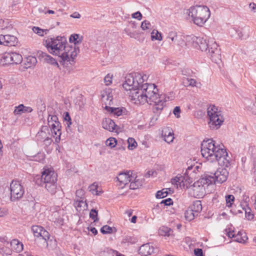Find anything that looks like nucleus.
Listing matches in <instances>:
<instances>
[{
	"mask_svg": "<svg viewBox=\"0 0 256 256\" xmlns=\"http://www.w3.org/2000/svg\"><path fill=\"white\" fill-rule=\"evenodd\" d=\"M148 78L143 74H130L126 76L122 86L134 103L153 104L152 112L158 115L166 106V100L164 96L160 95L154 84H144Z\"/></svg>",
	"mask_w": 256,
	"mask_h": 256,
	"instance_id": "obj_1",
	"label": "nucleus"
},
{
	"mask_svg": "<svg viewBox=\"0 0 256 256\" xmlns=\"http://www.w3.org/2000/svg\"><path fill=\"white\" fill-rule=\"evenodd\" d=\"M186 40H191L194 47L206 52L210 56L212 60L217 63L221 59L220 50L218 46L213 39L207 40L206 38L198 37L194 36H188Z\"/></svg>",
	"mask_w": 256,
	"mask_h": 256,
	"instance_id": "obj_2",
	"label": "nucleus"
},
{
	"mask_svg": "<svg viewBox=\"0 0 256 256\" xmlns=\"http://www.w3.org/2000/svg\"><path fill=\"white\" fill-rule=\"evenodd\" d=\"M184 14L188 16V18L198 26H202L210 18V12L206 6H192L184 11Z\"/></svg>",
	"mask_w": 256,
	"mask_h": 256,
	"instance_id": "obj_3",
	"label": "nucleus"
},
{
	"mask_svg": "<svg viewBox=\"0 0 256 256\" xmlns=\"http://www.w3.org/2000/svg\"><path fill=\"white\" fill-rule=\"evenodd\" d=\"M35 182L38 186L44 184L46 188L51 194L56 192V174L54 171L50 168H44L41 176H36L34 178Z\"/></svg>",
	"mask_w": 256,
	"mask_h": 256,
	"instance_id": "obj_4",
	"label": "nucleus"
},
{
	"mask_svg": "<svg viewBox=\"0 0 256 256\" xmlns=\"http://www.w3.org/2000/svg\"><path fill=\"white\" fill-rule=\"evenodd\" d=\"M224 146L212 139L204 140L201 144V153L204 158L210 162H214L216 156Z\"/></svg>",
	"mask_w": 256,
	"mask_h": 256,
	"instance_id": "obj_5",
	"label": "nucleus"
},
{
	"mask_svg": "<svg viewBox=\"0 0 256 256\" xmlns=\"http://www.w3.org/2000/svg\"><path fill=\"white\" fill-rule=\"evenodd\" d=\"M208 124L212 130H218L222 124L224 118L220 108L214 105L210 106L207 109Z\"/></svg>",
	"mask_w": 256,
	"mask_h": 256,
	"instance_id": "obj_6",
	"label": "nucleus"
},
{
	"mask_svg": "<svg viewBox=\"0 0 256 256\" xmlns=\"http://www.w3.org/2000/svg\"><path fill=\"white\" fill-rule=\"evenodd\" d=\"M68 44L64 36L48 38L45 40L44 44L48 51L52 54L59 56Z\"/></svg>",
	"mask_w": 256,
	"mask_h": 256,
	"instance_id": "obj_7",
	"label": "nucleus"
},
{
	"mask_svg": "<svg viewBox=\"0 0 256 256\" xmlns=\"http://www.w3.org/2000/svg\"><path fill=\"white\" fill-rule=\"evenodd\" d=\"M213 180L211 178L208 179L205 175L188 188L190 194L196 198H202L206 193V188L212 184Z\"/></svg>",
	"mask_w": 256,
	"mask_h": 256,
	"instance_id": "obj_8",
	"label": "nucleus"
},
{
	"mask_svg": "<svg viewBox=\"0 0 256 256\" xmlns=\"http://www.w3.org/2000/svg\"><path fill=\"white\" fill-rule=\"evenodd\" d=\"M79 52L80 50L76 45L72 46L68 44L58 56L61 60L60 63L64 66H68V64H74V59Z\"/></svg>",
	"mask_w": 256,
	"mask_h": 256,
	"instance_id": "obj_9",
	"label": "nucleus"
},
{
	"mask_svg": "<svg viewBox=\"0 0 256 256\" xmlns=\"http://www.w3.org/2000/svg\"><path fill=\"white\" fill-rule=\"evenodd\" d=\"M48 123L50 128L52 134L55 138V142L58 143L60 141L62 134L61 125L57 116L49 115L48 118Z\"/></svg>",
	"mask_w": 256,
	"mask_h": 256,
	"instance_id": "obj_10",
	"label": "nucleus"
},
{
	"mask_svg": "<svg viewBox=\"0 0 256 256\" xmlns=\"http://www.w3.org/2000/svg\"><path fill=\"white\" fill-rule=\"evenodd\" d=\"M32 230L34 236L40 240H42L43 246H48L50 234L49 232L40 226H33L32 227Z\"/></svg>",
	"mask_w": 256,
	"mask_h": 256,
	"instance_id": "obj_11",
	"label": "nucleus"
},
{
	"mask_svg": "<svg viewBox=\"0 0 256 256\" xmlns=\"http://www.w3.org/2000/svg\"><path fill=\"white\" fill-rule=\"evenodd\" d=\"M10 200L16 201L21 198L24 192L22 186L18 181L13 180L10 184Z\"/></svg>",
	"mask_w": 256,
	"mask_h": 256,
	"instance_id": "obj_12",
	"label": "nucleus"
},
{
	"mask_svg": "<svg viewBox=\"0 0 256 256\" xmlns=\"http://www.w3.org/2000/svg\"><path fill=\"white\" fill-rule=\"evenodd\" d=\"M228 172L226 168H219L214 174L213 176L206 174V176L208 179L212 178L214 180L212 184L218 182L222 184L225 182L228 177Z\"/></svg>",
	"mask_w": 256,
	"mask_h": 256,
	"instance_id": "obj_13",
	"label": "nucleus"
},
{
	"mask_svg": "<svg viewBox=\"0 0 256 256\" xmlns=\"http://www.w3.org/2000/svg\"><path fill=\"white\" fill-rule=\"evenodd\" d=\"M166 40L170 44H174L184 48L186 46V43L184 42L181 36H178L176 32L174 30L170 31L166 38Z\"/></svg>",
	"mask_w": 256,
	"mask_h": 256,
	"instance_id": "obj_14",
	"label": "nucleus"
},
{
	"mask_svg": "<svg viewBox=\"0 0 256 256\" xmlns=\"http://www.w3.org/2000/svg\"><path fill=\"white\" fill-rule=\"evenodd\" d=\"M218 154V156H216L214 162H218L220 166L227 168L230 166V158L228 156V154L224 148V146L222 147Z\"/></svg>",
	"mask_w": 256,
	"mask_h": 256,
	"instance_id": "obj_15",
	"label": "nucleus"
},
{
	"mask_svg": "<svg viewBox=\"0 0 256 256\" xmlns=\"http://www.w3.org/2000/svg\"><path fill=\"white\" fill-rule=\"evenodd\" d=\"M134 178V174H133L131 171L121 172L117 176V180L119 182L118 186L121 188L128 184L130 180H133Z\"/></svg>",
	"mask_w": 256,
	"mask_h": 256,
	"instance_id": "obj_16",
	"label": "nucleus"
},
{
	"mask_svg": "<svg viewBox=\"0 0 256 256\" xmlns=\"http://www.w3.org/2000/svg\"><path fill=\"white\" fill-rule=\"evenodd\" d=\"M227 236L230 238H234L235 242H244L247 238L244 233L238 232L237 234L234 230H229L226 232Z\"/></svg>",
	"mask_w": 256,
	"mask_h": 256,
	"instance_id": "obj_17",
	"label": "nucleus"
},
{
	"mask_svg": "<svg viewBox=\"0 0 256 256\" xmlns=\"http://www.w3.org/2000/svg\"><path fill=\"white\" fill-rule=\"evenodd\" d=\"M162 137L168 144L172 142L174 138L172 130L169 127L164 128L162 132Z\"/></svg>",
	"mask_w": 256,
	"mask_h": 256,
	"instance_id": "obj_18",
	"label": "nucleus"
},
{
	"mask_svg": "<svg viewBox=\"0 0 256 256\" xmlns=\"http://www.w3.org/2000/svg\"><path fill=\"white\" fill-rule=\"evenodd\" d=\"M38 54L39 56L42 59L44 62L59 68V64L58 62L50 56L46 52H44L41 51L38 52Z\"/></svg>",
	"mask_w": 256,
	"mask_h": 256,
	"instance_id": "obj_19",
	"label": "nucleus"
},
{
	"mask_svg": "<svg viewBox=\"0 0 256 256\" xmlns=\"http://www.w3.org/2000/svg\"><path fill=\"white\" fill-rule=\"evenodd\" d=\"M3 45L5 46H14L18 42V38L14 36L3 35Z\"/></svg>",
	"mask_w": 256,
	"mask_h": 256,
	"instance_id": "obj_20",
	"label": "nucleus"
},
{
	"mask_svg": "<svg viewBox=\"0 0 256 256\" xmlns=\"http://www.w3.org/2000/svg\"><path fill=\"white\" fill-rule=\"evenodd\" d=\"M102 126L110 132H114L116 130V125L115 122L110 118H105L102 122Z\"/></svg>",
	"mask_w": 256,
	"mask_h": 256,
	"instance_id": "obj_21",
	"label": "nucleus"
},
{
	"mask_svg": "<svg viewBox=\"0 0 256 256\" xmlns=\"http://www.w3.org/2000/svg\"><path fill=\"white\" fill-rule=\"evenodd\" d=\"M101 96L102 100L103 102H104L106 104H111V102L113 99L111 89L108 88L104 90L102 92Z\"/></svg>",
	"mask_w": 256,
	"mask_h": 256,
	"instance_id": "obj_22",
	"label": "nucleus"
},
{
	"mask_svg": "<svg viewBox=\"0 0 256 256\" xmlns=\"http://www.w3.org/2000/svg\"><path fill=\"white\" fill-rule=\"evenodd\" d=\"M154 248L150 244L142 245L139 248V254L142 256H146L154 252Z\"/></svg>",
	"mask_w": 256,
	"mask_h": 256,
	"instance_id": "obj_23",
	"label": "nucleus"
},
{
	"mask_svg": "<svg viewBox=\"0 0 256 256\" xmlns=\"http://www.w3.org/2000/svg\"><path fill=\"white\" fill-rule=\"evenodd\" d=\"M229 34L232 38L236 39H244V34H242V28L234 27L229 30Z\"/></svg>",
	"mask_w": 256,
	"mask_h": 256,
	"instance_id": "obj_24",
	"label": "nucleus"
},
{
	"mask_svg": "<svg viewBox=\"0 0 256 256\" xmlns=\"http://www.w3.org/2000/svg\"><path fill=\"white\" fill-rule=\"evenodd\" d=\"M74 206L78 212H80L86 210L88 204L84 199H75Z\"/></svg>",
	"mask_w": 256,
	"mask_h": 256,
	"instance_id": "obj_25",
	"label": "nucleus"
},
{
	"mask_svg": "<svg viewBox=\"0 0 256 256\" xmlns=\"http://www.w3.org/2000/svg\"><path fill=\"white\" fill-rule=\"evenodd\" d=\"M50 135L48 126H44L42 127L41 130L37 134L36 138L38 140L42 141L50 136Z\"/></svg>",
	"mask_w": 256,
	"mask_h": 256,
	"instance_id": "obj_26",
	"label": "nucleus"
},
{
	"mask_svg": "<svg viewBox=\"0 0 256 256\" xmlns=\"http://www.w3.org/2000/svg\"><path fill=\"white\" fill-rule=\"evenodd\" d=\"M10 64H18L22 60V56L16 52H9Z\"/></svg>",
	"mask_w": 256,
	"mask_h": 256,
	"instance_id": "obj_27",
	"label": "nucleus"
},
{
	"mask_svg": "<svg viewBox=\"0 0 256 256\" xmlns=\"http://www.w3.org/2000/svg\"><path fill=\"white\" fill-rule=\"evenodd\" d=\"M184 178L182 176H177L175 178L171 180V182L177 188L180 186H184Z\"/></svg>",
	"mask_w": 256,
	"mask_h": 256,
	"instance_id": "obj_28",
	"label": "nucleus"
},
{
	"mask_svg": "<svg viewBox=\"0 0 256 256\" xmlns=\"http://www.w3.org/2000/svg\"><path fill=\"white\" fill-rule=\"evenodd\" d=\"M190 208L192 211L195 212L196 214H198L202 210V205L201 202L200 200H196L194 202L192 205L188 207Z\"/></svg>",
	"mask_w": 256,
	"mask_h": 256,
	"instance_id": "obj_29",
	"label": "nucleus"
},
{
	"mask_svg": "<svg viewBox=\"0 0 256 256\" xmlns=\"http://www.w3.org/2000/svg\"><path fill=\"white\" fill-rule=\"evenodd\" d=\"M130 183L129 188L132 190H136L142 186V182L139 179H137L136 176L134 175V178L133 179V180H130Z\"/></svg>",
	"mask_w": 256,
	"mask_h": 256,
	"instance_id": "obj_30",
	"label": "nucleus"
},
{
	"mask_svg": "<svg viewBox=\"0 0 256 256\" xmlns=\"http://www.w3.org/2000/svg\"><path fill=\"white\" fill-rule=\"evenodd\" d=\"M184 82L186 86L200 88L201 86L200 82H198L196 80L191 78H186L184 79Z\"/></svg>",
	"mask_w": 256,
	"mask_h": 256,
	"instance_id": "obj_31",
	"label": "nucleus"
},
{
	"mask_svg": "<svg viewBox=\"0 0 256 256\" xmlns=\"http://www.w3.org/2000/svg\"><path fill=\"white\" fill-rule=\"evenodd\" d=\"M9 52H5L0 54V66L10 64Z\"/></svg>",
	"mask_w": 256,
	"mask_h": 256,
	"instance_id": "obj_32",
	"label": "nucleus"
},
{
	"mask_svg": "<svg viewBox=\"0 0 256 256\" xmlns=\"http://www.w3.org/2000/svg\"><path fill=\"white\" fill-rule=\"evenodd\" d=\"M100 254L101 256H120L121 255L118 252L108 248H105L100 252Z\"/></svg>",
	"mask_w": 256,
	"mask_h": 256,
	"instance_id": "obj_33",
	"label": "nucleus"
},
{
	"mask_svg": "<svg viewBox=\"0 0 256 256\" xmlns=\"http://www.w3.org/2000/svg\"><path fill=\"white\" fill-rule=\"evenodd\" d=\"M10 245L14 248L17 252H20L22 250L23 244L17 240H14L10 242Z\"/></svg>",
	"mask_w": 256,
	"mask_h": 256,
	"instance_id": "obj_34",
	"label": "nucleus"
},
{
	"mask_svg": "<svg viewBox=\"0 0 256 256\" xmlns=\"http://www.w3.org/2000/svg\"><path fill=\"white\" fill-rule=\"evenodd\" d=\"M194 211L190 208H188L187 210L185 212V218L186 220L190 221L194 218L198 216V214H196Z\"/></svg>",
	"mask_w": 256,
	"mask_h": 256,
	"instance_id": "obj_35",
	"label": "nucleus"
},
{
	"mask_svg": "<svg viewBox=\"0 0 256 256\" xmlns=\"http://www.w3.org/2000/svg\"><path fill=\"white\" fill-rule=\"evenodd\" d=\"M106 109L112 114L116 116H120L122 114V110L119 108H112L106 106Z\"/></svg>",
	"mask_w": 256,
	"mask_h": 256,
	"instance_id": "obj_36",
	"label": "nucleus"
},
{
	"mask_svg": "<svg viewBox=\"0 0 256 256\" xmlns=\"http://www.w3.org/2000/svg\"><path fill=\"white\" fill-rule=\"evenodd\" d=\"M172 231L171 229L164 226H161L158 230V234L162 236H169L170 232Z\"/></svg>",
	"mask_w": 256,
	"mask_h": 256,
	"instance_id": "obj_37",
	"label": "nucleus"
},
{
	"mask_svg": "<svg viewBox=\"0 0 256 256\" xmlns=\"http://www.w3.org/2000/svg\"><path fill=\"white\" fill-rule=\"evenodd\" d=\"M151 38L153 40H162V37L160 32L156 30H154L151 32Z\"/></svg>",
	"mask_w": 256,
	"mask_h": 256,
	"instance_id": "obj_38",
	"label": "nucleus"
},
{
	"mask_svg": "<svg viewBox=\"0 0 256 256\" xmlns=\"http://www.w3.org/2000/svg\"><path fill=\"white\" fill-rule=\"evenodd\" d=\"M33 32L40 36H44V34H46L48 30L46 29H42L39 27L34 26L32 28Z\"/></svg>",
	"mask_w": 256,
	"mask_h": 256,
	"instance_id": "obj_39",
	"label": "nucleus"
},
{
	"mask_svg": "<svg viewBox=\"0 0 256 256\" xmlns=\"http://www.w3.org/2000/svg\"><path fill=\"white\" fill-rule=\"evenodd\" d=\"M225 198L226 206L228 208L232 207L234 200V196L232 194H228L226 196Z\"/></svg>",
	"mask_w": 256,
	"mask_h": 256,
	"instance_id": "obj_40",
	"label": "nucleus"
},
{
	"mask_svg": "<svg viewBox=\"0 0 256 256\" xmlns=\"http://www.w3.org/2000/svg\"><path fill=\"white\" fill-rule=\"evenodd\" d=\"M98 186L97 184L94 183L89 186L90 191L93 194L96 195H100V192L98 190Z\"/></svg>",
	"mask_w": 256,
	"mask_h": 256,
	"instance_id": "obj_41",
	"label": "nucleus"
},
{
	"mask_svg": "<svg viewBox=\"0 0 256 256\" xmlns=\"http://www.w3.org/2000/svg\"><path fill=\"white\" fill-rule=\"evenodd\" d=\"M128 148L130 150H134L137 146V143L135 140L132 138H129L128 140Z\"/></svg>",
	"mask_w": 256,
	"mask_h": 256,
	"instance_id": "obj_42",
	"label": "nucleus"
},
{
	"mask_svg": "<svg viewBox=\"0 0 256 256\" xmlns=\"http://www.w3.org/2000/svg\"><path fill=\"white\" fill-rule=\"evenodd\" d=\"M117 143L116 139L114 138H108L106 142V144L111 148H114Z\"/></svg>",
	"mask_w": 256,
	"mask_h": 256,
	"instance_id": "obj_43",
	"label": "nucleus"
},
{
	"mask_svg": "<svg viewBox=\"0 0 256 256\" xmlns=\"http://www.w3.org/2000/svg\"><path fill=\"white\" fill-rule=\"evenodd\" d=\"M100 232L103 234H112V228L108 225H105L101 228Z\"/></svg>",
	"mask_w": 256,
	"mask_h": 256,
	"instance_id": "obj_44",
	"label": "nucleus"
},
{
	"mask_svg": "<svg viewBox=\"0 0 256 256\" xmlns=\"http://www.w3.org/2000/svg\"><path fill=\"white\" fill-rule=\"evenodd\" d=\"M24 106L22 104L16 106L14 112V115H20L24 113Z\"/></svg>",
	"mask_w": 256,
	"mask_h": 256,
	"instance_id": "obj_45",
	"label": "nucleus"
},
{
	"mask_svg": "<svg viewBox=\"0 0 256 256\" xmlns=\"http://www.w3.org/2000/svg\"><path fill=\"white\" fill-rule=\"evenodd\" d=\"M168 192L166 189L158 191L156 195L157 198H162L167 196Z\"/></svg>",
	"mask_w": 256,
	"mask_h": 256,
	"instance_id": "obj_46",
	"label": "nucleus"
},
{
	"mask_svg": "<svg viewBox=\"0 0 256 256\" xmlns=\"http://www.w3.org/2000/svg\"><path fill=\"white\" fill-rule=\"evenodd\" d=\"M90 217L94 222L98 221V211L94 209H92L90 212Z\"/></svg>",
	"mask_w": 256,
	"mask_h": 256,
	"instance_id": "obj_47",
	"label": "nucleus"
},
{
	"mask_svg": "<svg viewBox=\"0 0 256 256\" xmlns=\"http://www.w3.org/2000/svg\"><path fill=\"white\" fill-rule=\"evenodd\" d=\"M245 211L246 216L248 220H251L254 218V214L251 212L250 208L247 206L244 208Z\"/></svg>",
	"mask_w": 256,
	"mask_h": 256,
	"instance_id": "obj_48",
	"label": "nucleus"
},
{
	"mask_svg": "<svg viewBox=\"0 0 256 256\" xmlns=\"http://www.w3.org/2000/svg\"><path fill=\"white\" fill-rule=\"evenodd\" d=\"M84 192L82 189L78 190L76 192V199H84Z\"/></svg>",
	"mask_w": 256,
	"mask_h": 256,
	"instance_id": "obj_49",
	"label": "nucleus"
},
{
	"mask_svg": "<svg viewBox=\"0 0 256 256\" xmlns=\"http://www.w3.org/2000/svg\"><path fill=\"white\" fill-rule=\"evenodd\" d=\"M64 120L66 122V124L67 125V126L68 127H70V126L72 124V122L70 116L68 112H66L64 113Z\"/></svg>",
	"mask_w": 256,
	"mask_h": 256,
	"instance_id": "obj_50",
	"label": "nucleus"
},
{
	"mask_svg": "<svg viewBox=\"0 0 256 256\" xmlns=\"http://www.w3.org/2000/svg\"><path fill=\"white\" fill-rule=\"evenodd\" d=\"M150 26L151 24L150 22L146 20L143 21L141 24V28L144 30L149 29Z\"/></svg>",
	"mask_w": 256,
	"mask_h": 256,
	"instance_id": "obj_51",
	"label": "nucleus"
},
{
	"mask_svg": "<svg viewBox=\"0 0 256 256\" xmlns=\"http://www.w3.org/2000/svg\"><path fill=\"white\" fill-rule=\"evenodd\" d=\"M112 76L108 74L104 78V82L106 86H110L112 83Z\"/></svg>",
	"mask_w": 256,
	"mask_h": 256,
	"instance_id": "obj_52",
	"label": "nucleus"
},
{
	"mask_svg": "<svg viewBox=\"0 0 256 256\" xmlns=\"http://www.w3.org/2000/svg\"><path fill=\"white\" fill-rule=\"evenodd\" d=\"M36 58L33 56H30L27 58V62L28 63L30 62L29 64L28 65V67H30L32 65H34L36 64Z\"/></svg>",
	"mask_w": 256,
	"mask_h": 256,
	"instance_id": "obj_53",
	"label": "nucleus"
},
{
	"mask_svg": "<svg viewBox=\"0 0 256 256\" xmlns=\"http://www.w3.org/2000/svg\"><path fill=\"white\" fill-rule=\"evenodd\" d=\"M157 175V173L155 171V170H149L148 171L146 175H145V176L146 178H150V176H152V177H156Z\"/></svg>",
	"mask_w": 256,
	"mask_h": 256,
	"instance_id": "obj_54",
	"label": "nucleus"
},
{
	"mask_svg": "<svg viewBox=\"0 0 256 256\" xmlns=\"http://www.w3.org/2000/svg\"><path fill=\"white\" fill-rule=\"evenodd\" d=\"M142 14L140 12H136L132 14V18L137 19L139 20H142Z\"/></svg>",
	"mask_w": 256,
	"mask_h": 256,
	"instance_id": "obj_55",
	"label": "nucleus"
},
{
	"mask_svg": "<svg viewBox=\"0 0 256 256\" xmlns=\"http://www.w3.org/2000/svg\"><path fill=\"white\" fill-rule=\"evenodd\" d=\"M174 114L177 118L180 117V109L179 106H176L174 108L173 110Z\"/></svg>",
	"mask_w": 256,
	"mask_h": 256,
	"instance_id": "obj_56",
	"label": "nucleus"
},
{
	"mask_svg": "<svg viewBox=\"0 0 256 256\" xmlns=\"http://www.w3.org/2000/svg\"><path fill=\"white\" fill-rule=\"evenodd\" d=\"M172 203H173L172 200L170 198H166V200H164L160 202L161 204H164L165 206H170V205L172 204Z\"/></svg>",
	"mask_w": 256,
	"mask_h": 256,
	"instance_id": "obj_57",
	"label": "nucleus"
},
{
	"mask_svg": "<svg viewBox=\"0 0 256 256\" xmlns=\"http://www.w3.org/2000/svg\"><path fill=\"white\" fill-rule=\"evenodd\" d=\"M79 36V35L78 34H72L70 38V42H72L74 43V45H76V41L77 40Z\"/></svg>",
	"mask_w": 256,
	"mask_h": 256,
	"instance_id": "obj_58",
	"label": "nucleus"
},
{
	"mask_svg": "<svg viewBox=\"0 0 256 256\" xmlns=\"http://www.w3.org/2000/svg\"><path fill=\"white\" fill-rule=\"evenodd\" d=\"M42 141L44 142V144L46 146H50L52 142V138L50 136H48V138L43 140Z\"/></svg>",
	"mask_w": 256,
	"mask_h": 256,
	"instance_id": "obj_59",
	"label": "nucleus"
},
{
	"mask_svg": "<svg viewBox=\"0 0 256 256\" xmlns=\"http://www.w3.org/2000/svg\"><path fill=\"white\" fill-rule=\"evenodd\" d=\"M194 254L196 256H203V252L200 248H196L194 250Z\"/></svg>",
	"mask_w": 256,
	"mask_h": 256,
	"instance_id": "obj_60",
	"label": "nucleus"
},
{
	"mask_svg": "<svg viewBox=\"0 0 256 256\" xmlns=\"http://www.w3.org/2000/svg\"><path fill=\"white\" fill-rule=\"evenodd\" d=\"M249 8L251 10L255 12L256 10V4L254 2H251L249 4Z\"/></svg>",
	"mask_w": 256,
	"mask_h": 256,
	"instance_id": "obj_61",
	"label": "nucleus"
},
{
	"mask_svg": "<svg viewBox=\"0 0 256 256\" xmlns=\"http://www.w3.org/2000/svg\"><path fill=\"white\" fill-rule=\"evenodd\" d=\"M7 213V211L3 208H0V217L4 216Z\"/></svg>",
	"mask_w": 256,
	"mask_h": 256,
	"instance_id": "obj_62",
	"label": "nucleus"
},
{
	"mask_svg": "<svg viewBox=\"0 0 256 256\" xmlns=\"http://www.w3.org/2000/svg\"><path fill=\"white\" fill-rule=\"evenodd\" d=\"M32 111V108L30 106H24V112H30Z\"/></svg>",
	"mask_w": 256,
	"mask_h": 256,
	"instance_id": "obj_63",
	"label": "nucleus"
},
{
	"mask_svg": "<svg viewBox=\"0 0 256 256\" xmlns=\"http://www.w3.org/2000/svg\"><path fill=\"white\" fill-rule=\"evenodd\" d=\"M251 112L252 114L256 115V105L254 104L251 108Z\"/></svg>",
	"mask_w": 256,
	"mask_h": 256,
	"instance_id": "obj_64",
	"label": "nucleus"
}]
</instances>
